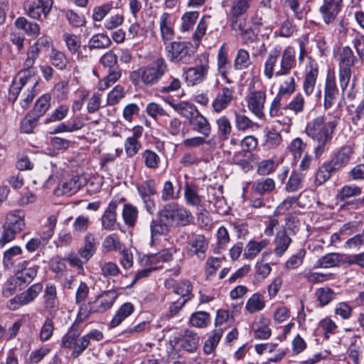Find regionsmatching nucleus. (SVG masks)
<instances>
[{
    "label": "nucleus",
    "mask_w": 364,
    "mask_h": 364,
    "mask_svg": "<svg viewBox=\"0 0 364 364\" xmlns=\"http://www.w3.org/2000/svg\"><path fill=\"white\" fill-rule=\"evenodd\" d=\"M53 318L50 316L45 318L39 333V339L41 342L49 341L53 334L54 323Z\"/></svg>",
    "instance_id": "5fc2aeb1"
},
{
    "label": "nucleus",
    "mask_w": 364,
    "mask_h": 364,
    "mask_svg": "<svg viewBox=\"0 0 364 364\" xmlns=\"http://www.w3.org/2000/svg\"><path fill=\"white\" fill-rule=\"evenodd\" d=\"M267 100L265 90H255L254 87H250L248 93L245 97L247 107L250 112L259 119L264 118V105Z\"/></svg>",
    "instance_id": "9b49d317"
},
{
    "label": "nucleus",
    "mask_w": 364,
    "mask_h": 364,
    "mask_svg": "<svg viewBox=\"0 0 364 364\" xmlns=\"http://www.w3.org/2000/svg\"><path fill=\"white\" fill-rule=\"evenodd\" d=\"M282 142V136L279 132L274 129L269 130L264 136V145L267 149H274Z\"/></svg>",
    "instance_id": "e2e57ef3"
},
{
    "label": "nucleus",
    "mask_w": 364,
    "mask_h": 364,
    "mask_svg": "<svg viewBox=\"0 0 364 364\" xmlns=\"http://www.w3.org/2000/svg\"><path fill=\"white\" fill-rule=\"evenodd\" d=\"M197 186L186 183L184 187V199L188 205L198 206L202 201V197L198 194Z\"/></svg>",
    "instance_id": "7c9ffc66"
},
{
    "label": "nucleus",
    "mask_w": 364,
    "mask_h": 364,
    "mask_svg": "<svg viewBox=\"0 0 364 364\" xmlns=\"http://www.w3.org/2000/svg\"><path fill=\"white\" fill-rule=\"evenodd\" d=\"M192 291L193 285L188 280L181 281L173 286V292L181 297L171 302L169 311L171 316L176 315L186 303L193 297Z\"/></svg>",
    "instance_id": "f8f14e48"
},
{
    "label": "nucleus",
    "mask_w": 364,
    "mask_h": 364,
    "mask_svg": "<svg viewBox=\"0 0 364 364\" xmlns=\"http://www.w3.org/2000/svg\"><path fill=\"white\" fill-rule=\"evenodd\" d=\"M275 188V183L272 178H262L256 180L252 186V191L255 195H264L271 193Z\"/></svg>",
    "instance_id": "c85d7f7f"
},
{
    "label": "nucleus",
    "mask_w": 364,
    "mask_h": 364,
    "mask_svg": "<svg viewBox=\"0 0 364 364\" xmlns=\"http://www.w3.org/2000/svg\"><path fill=\"white\" fill-rule=\"evenodd\" d=\"M51 63L59 70H63L66 66L67 58L64 53L52 48L50 54Z\"/></svg>",
    "instance_id": "0e129e2a"
},
{
    "label": "nucleus",
    "mask_w": 364,
    "mask_h": 364,
    "mask_svg": "<svg viewBox=\"0 0 364 364\" xmlns=\"http://www.w3.org/2000/svg\"><path fill=\"white\" fill-rule=\"evenodd\" d=\"M167 58L172 63H189L192 58V51L186 42L172 41L165 46Z\"/></svg>",
    "instance_id": "1a4fd4ad"
},
{
    "label": "nucleus",
    "mask_w": 364,
    "mask_h": 364,
    "mask_svg": "<svg viewBox=\"0 0 364 364\" xmlns=\"http://www.w3.org/2000/svg\"><path fill=\"white\" fill-rule=\"evenodd\" d=\"M117 298V291L112 289L99 295L93 302L98 312H104L112 306Z\"/></svg>",
    "instance_id": "bb28decb"
},
{
    "label": "nucleus",
    "mask_w": 364,
    "mask_h": 364,
    "mask_svg": "<svg viewBox=\"0 0 364 364\" xmlns=\"http://www.w3.org/2000/svg\"><path fill=\"white\" fill-rule=\"evenodd\" d=\"M235 125L239 132L253 131L259 127L258 123L253 122L247 115L238 112L235 113Z\"/></svg>",
    "instance_id": "c756f323"
},
{
    "label": "nucleus",
    "mask_w": 364,
    "mask_h": 364,
    "mask_svg": "<svg viewBox=\"0 0 364 364\" xmlns=\"http://www.w3.org/2000/svg\"><path fill=\"white\" fill-rule=\"evenodd\" d=\"M62 38L68 51L73 55H76V58L78 61H84L87 58V55L84 54L82 52V50L86 51V46H81L79 36L65 32L63 34Z\"/></svg>",
    "instance_id": "a211bd4d"
},
{
    "label": "nucleus",
    "mask_w": 364,
    "mask_h": 364,
    "mask_svg": "<svg viewBox=\"0 0 364 364\" xmlns=\"http://www.w3.org/2000/svg\"><path fill=\"white\" fill-rule=\"evenodd\" d=\"M268 245V241L263 240L260 242L250 240L244 248L243 257L247 259H254Z\"/></svg>",
    "instance_id": "473e14b6"
},
{
    "label": "nucleus",
    "mask_w": 364,
    "mask_h": 364,
    "mask_svg": "<svg viewBox=\"0 0 364 364\" xmlns=\"http://www.w3.org/2000/svg\"><path fill=\"white\" fill-rule=\"evenodd\" d=\"M265 307V301L264 296L256 292L253 294L247 301L245 310L250 314L256 313L262 311Z\"/></svg>",
    "instance_id": "f704fd0d"
},
{
    "label": "nucleus",
    "mask_w": 364,
    "mask_h": 364,
    "mask_svg": "<svg viewBox=\"0 0 364 364\" xmlns=\"http://www.w3.org/2000/svg\"><path fill=\"white\" fill-rule=\"evenodd\" d=\"M198 16L199 14L198 11L186 12L181 18V31H188L190 29H191L198 18Z\"/></svg>",
    "instance_id": "69168bd1"
},
{
    "label": "nucleus",
    "mask_w": 364,
    "mask_h": 364,
    "mask_svg": "<svg viewBox=\"0 0 364 364\" xmlns=\"http://www.w3.org/2000/svg\"><path fill=\"white\" fill-rule=\"evenodd\" d=\"M209 60L206 55H202L193 67L188 68L184 73L185 80L188 85H196L203 82L208 76Z\"/></svg>",
    "instance_id": "9d476101"
},
{
    "label": "nucleus",
    "mask_w": 364,
    "mask_h": 364,
    "mask_svg": "<svg viewBox=\"0 0 364 364\" xmlns=\"http://www.w3.org/2000/svg\"><path fill=\"white\" fill-rule=\"evenodd\" d=\"M354 149L346 145L342 146L333 156L331 161H329L337 171L343 167L346 166L353 159Z\"/></svg>",
    "instance_id": "4be33fe9"
},
{
    "label": "nucleus",
    "mask_w": 364,
    "mask_h": 364,
    "mask_svg": "<svg viewBox=\"0 0 364 364\" xmlns=\"http://www.w3.org/2000/svg\"><path fill=\"white\" fill-rule=\"evenodd\" d=\"M86 184V178L83 176H75L69 181L63 182L59 186L58 191L63 195L71 196L77 192L80 188Z\"/></svg>",
    "instance_id": "a878e982"
},
{
    "label": "nucleus",
    "mask_w": 364,
    "mask_h": 364,
    "mask_svg": "<svg viewBox=\"0 0 364 364\" xmlns=\"http://www.w3.org/2000/svg\"><path fill=\"white\" fill-rule=\"evenodd\" d=\"M15 26L18 29H22L27 35L38 36L40 33V27L36 23L29 22L23 17L18 18L15 21Z\"/></svg>",
    "instance_id": "79ce46f5"
},
{
    "label": "nucleus",
    "mask_w": 364,
    "mask_h": 364,
    "mask_svg": "<svg viewBox=\"0 0 364 364\" xmlns=\"http://www.w3.org/2000/svg\"><path fill=\"white\" fill-rule=\"evenodd\" d=\"M97 307L94 302L83 303L80 305L76 320L73 324L80 323L88 319L93 313H97Z\"/></svg>",
    "instance_id": "37998d69"
},
{
    "label": "nucleus",
    "mask_w": 364,
    "mask_h": 364,
    "mask_svg": "<svg viewBox=\"0 0 364 364\" xmlns=\"http://www.w3.org/2000/svg\"><path fill=\"white\" fill-rule=\"evenodd\" d=\"M223 334V329L222 328H217L211 332V335L205 342L203 346L204 352L206 354H210L215 350Z\"/></svg>",
    "instance_id": "58836bf2"
},
{
    "label": "nucleus",
    "mask_w": 364,
    "mask_h": 364,
    "mask_svg": "<svg viewBox=\"0 0 364 364\" xmlns=\"http://www.w3.org/2000/svg\"><path fill=\"white\" fill-rule=\"evenodd\" d=\"M208 246V242L203 235H194L188 242L187 253L191 257L196 256L203 260L205 257Z\"/></svg>",
    "instance_id": "f3484780"
},
{
    "label": "nucleus",
    "mask_w": 364,
    "mask_h": 364,
    "mask_svg": "<svg viewBox=\"0 0 364 364\" xmlns=\"http://www.w3.org/2000/svg\"><path fill=\"white\" fill-rule=\"evenodd\" d=\"M159 28L162 41L166 46L167 43H170L169 41L173 39L175 36L173 24L168 13L164 12L159 16Z\"/></svg>",
    "instance_id": "5701e85b"
},
{
    "label": "nucleus",
    "mask_w": 364,
    "mask_h": 364,
    "mask_svg": "<svg viewBox=\"0 0 364 364\" xmlns=\"http://www.w3.org/2000/svg\"><path fill=\"white\" fill-rule=\"evenodd\" d=\"M50 107V97L43 95L40 97L35 103L33 109L30 112L36 117L40 118L46 114Z\"/></svg>",
    "instance_id": "a19ab883"
},
{
    "label": "nucleus",
    "mask_w": 364,
    "mask_h": 364,
    "mask_svg": "<svg viewBox=\"0 0 364 364\" xmlns=\"http://www.w3.org/2000/svg\"><path fill=\"white\" fill-rule=\"evenodd\" d=\"M234 100V90L223 87L211 102L213 112L217 114L226 109Z\"/></svg>",
    "instance_id": "dca6fc26"
},
{
    "label": "nucleus",
    "mask_w": 364,
    "mask_h": 364,
    "mask_svg": "<svg viewBox=\"0 0 364 364\" xmlns=\"http://www.w3.org/2000/svg\"><path fill=\"white\" fill-rule=\"evenodd\" d=\"M296 65L294 48L287 46L282 50V47L277 45L268 53L264 63L263 73L267 80H272L274 77L289 75Z\"/></svg>",
    "instance_id": "f257e3e1"
},
{
    "label": "nucleus",
    "mask_w": 364,
    "mask_h": 364,
    "mask_svg": "<svg viewBox=\"0 0 364 364\" xmlns=\"http://www.w3.org/2000/svg\"><path fill=\"white\" fill-rule=\"evenodd\" d=\"M69 112V107L66 105H61L56 107L51 114L45 119V123L48 124L53 122L61 121L66 117Z\"/></svg>",
    "instance_id": "bf43d9fd"
},
{
    "label": "nucleus",
    "mask_w": 364,
    "mask_h": 364,
    "mask_svg": "<svg viewBox=\"0 0 364 364\" xmlns=\"http://www.w3.org/2000/svg\"><path fill=\"white\" fill-rule=\"evenodd\" d=\"M343 0H325L319 11L326 24L332 23L340 12Z\"/></svg>",
    "instance_id": "412c9836"
},
{
    "label": "nucleus",
    "mask_w": 364,
    "mask_h": 364,
    "mask_svg": "<svg viewBox=\"0 0 364 364\" xmlns=\"http://www.w3.org/2000/svg\"><path fill=\"white\" fill-rule=\"evenodd\" d=\"M215 124L220 139L223 141L227 140L232 129L230 119L225 115L220 116L216 119Z\"/></svg>",
    "instance_id": "c9c22d12"
},
{
    "label": "nucleus",
    "mask_w": 364,
    "mask_h": 364,
    "mask_svg": "<svg viewBox=\"0 0 364 364\" xmlns=\"http://www.w3.org/2000/svg\"><path fill=\"white\" fill-rule=\"evenodd\" d=\"M122 247V245L116 234L107 235L105 238L102 245V249L104 252L121 251Z\"/></svg>",
    "instance_id": "a18cd8bd"
},
{
    "label": "nucleus",
    "mask_w": 364,
    "mask_h": 364,
    "mask_svg": "<svg viewBox=\"0 0 364 364\" xmlns=\"http://www.w3.org/2000/svg\"><path fill=\"white\" fill-rule=\"evenodd\" d=\"M318 74V64L311 57H309V64L304 80L303 90L306 95L313 93Z\"/></svg>",
    "instance_id": "6ab92c4d"
},
{
    "label": "nucleus",
    "mask_w": 364,
    "mask_h": 364,
    "mask_svg": "<svg viewBox=\"0 0 364 364\" xmlns=\"http://www.w3.org/2000/svg\"><path fill=\"white\" fill-rule=\"evenodd\" d=\"M338 122V118L336 117L328 118L324 116H318L308 122L305 131L307 136L316 144L314 149L316 157H320L327 149Z\"/></svg>",
    "instance_id": "f03ea898"
},
{
    "label": "nucleus",
    "mask_w": 364,
    "mask_h": 364,
    "mask_svg": "<svg viewBox=\"0 0 364 364\" xmlns=\"http://www.w3.org/2000/svg\"><path fill=\"white\" fill-rule=\"evenodd\" d=\"M39 119L40 118L36 117V116L32 113H28V114L23 119L21 122V132L26 134L32 133L34 128L36 127Z\"/></svg>",
    "instance_id": "680f3d73"
},
{
    "label": "nucleus",
    "mask_w": 364,
    "mask_h": 364,
    "mask_svg": "<svg viewBox=\"0 0 364 364\" xmlns=\"http://www.w3.org/2000/svg\"><path fill=\"white\" fill-rule=\"evenodd\" d=\"M338 93L334 73H328L324 87V107L326 109L333 106Z\"/></svg>",
    "instance_id": "aec40b11"
},
{
    "label": "nucleus",
    "mask_w": 364,
    "mask_h": 364,
    "mask_svg": "<svg viewBox=\"0 0 364 364\" xmlns=\"http://www.w3.org/2000/svg\"><path fill=\"white\" fill-rule=\"evenodd\" d=\"M19 84L16 83L9 92V100L14 102L20 95L22 90L23 93L21 96L20 105L23 109H26L32 102L35 95V87L37 81L31 77L26 76V71H21Z\"/></svg>",
    "instance_id": "423d86ee"
},
{
    "label": "nucleus",
    "mask_w": 364,
    "mask_h": 364,
    "mask_svg": "<svg viewBox=\"0 0 364 364\" xmlns=\"http://www.w3.org/2000/svg\"><path fill=\"white\" fill-rule=\"evenodd\" d=\"M337 172L336 168L330 163H324L318 169L315 177V183L321 186L326 182L333 173Z\"/></svg>",
    "instance_id": "72a5a7b5"
},
{
    "label": "nucleus",
    "mask_w": 364,
    "mask_h": 364,
    "mask_svg": "<svg viewBox=\"0 0 364 364\" xmlns=\"http://www.w3.org/2000/svg\"><path fill=\"white\" fill-rule=\"evenodd\" d=\"M122 218L128 226H134L138 218V210L131 204H125L122 210Z\"/></svg>",
    "instance_id": "603ef678"
},
{
    "label": "nucleus",
    "mask_w": 364,
    "mask_h": 364,
    "mask_svg": "<svg viewBox=\"0 0 364 364\" xmlns=\"http://www.w3.org/2000/svg\"><path fill=\"white\" fill-rule=\"evenodd\" d=\"M137 191L141 199L151 198L156 193L155 183L153 180H148L137 186Z\"/></svg>",
    "instance_id": "13d9d810"
},
{
    "label": "nucleus",
    "mask_w": 364,
    "mask_h": 364,
    "mask_svg": "<svg viewBox=\"0 0 364 364\" xmlns=\"http://www.w3.org/2000/svg\"><path fill=\"white\" fill-rule=\"evenodd\" d=\"M43 290L41 283H36L31 286L26 291L16 295L8 301V308L15 311L20 307L33 301Z\"/></svg>",
    "instance_id": "ddd939ff"
},
{
    "label": "nucleus",
    "mask_w": 364,
    "mask_h": 364,
    "mask_svg": "<svg viewBox=\"0 0 364 364\" xmlns=\"http://www.w3.org/2000/svg\"><path fill=\"white\" fill-rule=\"evenodd\" d=\"M75 326V324H73L68 333L63 336L60 343L61 348L73 349L80 336V333L74 330Z\"/></svg>",
    "instance_id": "4d7b16f0"
},
{
    "label": "nucleus",
    "mask_w": 364,
    "mask_h": 364,
    "mask_svg": "<svg viewBox=\"0 0 364 364\" xmlns=\"http://www.w3.org/2000/svg\"><path fill=\"white\" fill-rule=\"evenodd\" d=\"M119 203L117 200H112L106 208L102 216V225L103 228L108 230H113L117 225V209Z\"/></svg>",
    "instance_id": "393cba45"
},
{
    "label": "nucleus",
    "mask_w": 364,
    "mask_h": 364,
    "mask_svg": "<svg viewBox=\"0 0 364 364\" xmlns=\"http://www.w3.org/2000/svg\"><path fill=\"white\" fill-rule=\"evenodd\" d=\"M252 4L253 0H232L229 11V18L232 28H236L237 24L242 23L240 18L247 14Z\"/></svg>",
    "instance_id": "2eb2a0df"
},
{
    "label": "nucleus",
    "mask_w": 364,
    "mask_h": 364,
    "mask_svg": "<svg viewBox=\"0 0 364 364\" xmlns=\"http://www.w3.org/2000/svg\"><path fill=\"white\" fill-rule=\"evenodd\" d=\"M40 53L41 52L39 51V49L36 47V45H31L28 49L26 53V59L25 60L23 64L25 68L24 71H26V75H31L32 73H33L32 70H30L33 69L35 61L38 58Z\"/></svg>",
    "instance_id": "864d4df0"
},
{
    "label": "nucleus",
    "mask_w": 364,
    "mask_h": 364,
    "mask_svg": "<svg viewBox=\"0 0 364 364\" xmlns=\"http://www.w3.org/2000/svg\"><path fill=\"white\" fill-rule=\"evenodd\" d=\"M341 264V254L333 252L321 257L317 261V265L322 268H331Z\"/></svg>",
    "instance_id": "49530a36"
},
{
    "label": "nucleus",
    "mask_w": 364,
    "mask_h": 364,
    "mask_svg": "<svg viewBox=\"0 0 364 364\" xmlns=\"http://www.w3.org/2000/svg\"><path fill=\"white\" fill-rule=\"evenodd\" d=\"M189 321L194 327L206 328L210 322V315L206 311H196L191 314Z\"/></svg>",
    "instance_id": "ea45409f"
},
{
    "label": "nucleus",
    "mask_w": 364,
    "mask_h": 364,
    "mask_svg": "<svg viewBox=\"0 0 364 364\" xmlns=\"http://www.w3.org/2000/svg\"><path fill=\"white\" fill-rule=\"evenodd\" d=\"M168 65L163 58H159L146 66L134 71L131 77L134 84V76L140 77L141 82L146 86H152L158 83L162 77L168 72Z\"/></svg>",
    "instance_id": "39448f33"
},
{
    "label": "nucleus",
    "mask_w": 364,
    "mask_h": 364,
    "mask_svg": "<svg viewBox=\"0 0 364 364\" xmlns=\"http://www.w3.org/2000/svg\"><path fill=\"white\" fill-rule=\"evenodd\" d=\"M354 63L355 56L351 48L348 46L343 47L339 54L338 60V80L343 95H345L349 85Z\"/></svg>",
    "instance_id": "6e6552de"
},
{
    "label": "nucleus",
    "mask_w": 364,
    "mask_h": 364,
    "mask_svg": "<svg viewBox=\"0 0 364 364\" xmlns=\"http://www.w3.org/2000/svg\"><path fill=\"white\" fill-rule=\"evenodd\" d=\"M200 342V338L196 333L192 330H186L181 339L182 348L188 352L195 351Z\"/></svg>",
    "instance_id": "2f4dec72"
},
{
    "label": "nucleus",
    "mask_w": 364,
    "mask_h": 364,
    "mask_svg": "<svg viewBox=\"0 0 364 364\" xmlns=\"http://www.w3.org/2000/svg\"><path fill=\"white\" fill-rule=\"evenodd\" d=\"M45 310L52 318H55L59 311V302L58 297H43Z\"/></svg>",
    "instance_id": "338daca9"
},
{
    "label": "nucleus",
    "mask_w": 364,
    "mask_h": 364,
    "mask_svg": "<svg viewBox=\"0 0 364 364\" xmlns=\"http://www.w3.org/2000/svg\"><path fill=\"white\" fill-rule=\"evenodd\" d=\"M159 216L160 221L169 227L186 226L193 220L191 212L176 202L166 204L159 212Z\"/></svg>",
    "instance_id": "20e7f679"
},
{
    "label": "nucleus",
    "mask_w": 364,
    "mask_h": 364,
    "mask_svg": "<svg viewBox=\"0 0 364 364\" xmlns=\"http://www.w3.org/2000/svg\"><path fill=\"white\" fill-rule=\"evenodd\" d=\"M141 158L143 159L144 166L151 169H156L159 167L161 164L160 156L154 151L151 149H146L141 153Z\"/></svg>",
    "instance_id": "c03bdc74"
},
{
    "label": "nucleus",
    "mask_w": 364,
    "mask_h": 364,
    "mask_svg": "<svg viewBox=\"0 0 364 364\" xmlns=\"http://www.w3.org/2000/svg\"><path fill=\"white\" fill-rule=\"evenodd\" d=\"M316 299L321 306L328 304L336 296L333 290L328 287L318 288L316 291Z\"/></svg>",
    "instance_id": "6e6d98bb"
},
{
    "label": "nucleus",
    "mask_w": 364,
    "mask_h": 364,
    "mask_svg": "<svg viewBox=\"0 0 364 364\" xmlns=\"http://www.w3.org/2000/svg\"><path fill=\"white\" fill-rule=\"evenodd\" d=\"M295 79L293 76L286 77L279 85L278 93L283 96L291 95L295 91Z\"/></svg>",
    "instance_id": "774afa93"
},
{
    "label": "nucleus",
    "mask_w": 364,
    "mask_h": 364,
    "mask_svg": "<svg viewBox=\"0 0 364 364\" xmlns=\"http://www.w3.org/2000/svg\"><path fill=\"white\" fill-rule=\"evenodd\" d=\"M122 73L119 68L108 70V74L98 83V89L105 90L114 85L121 77Z\"/></svg>",
    "instance_id": "4c0bfd02"
},
{
    "label": "nucleus",
    "mask_w": 364,
    "mask_h": 364,
    "mask_svg": "<svg viewBox=\"0 0 364 364\" xmlns=\"http://www.w3.org/2000/svg\"><path fill=\"white\" fill-rule=\"evenodd\" d=\"M112 41L109 37L104 33H97L92 36L88 41L90 49H104L111 46Z\"/></svg>",
    "instance_id": "e433bc0d"
},
{
    "label": "nucleus",
    "mask_w": 364,
    "mask_h": 364,
    "mask_svg": "<svg viewBox=\"0 0 364 364\" xmlns=\"http://www.w3.org/2000/svg\"><path fill=\"white\" fill-rule=\"evenodd\" d=\"M251 65V60L249 53L240 48L237 50L234 60V68L236 70H242L247 69Z\"/></svg>",
    "instance_id": "de8ad7c7"
},
{
    "label": "nucleus",
    "mask_w": 364,
    "mask_h": 364,
    "mask_svg": "<svg viewBox=\"0 0 364 364\" xmlns=\"http://www.w3.org/2000/svg\"><path fill=\"white\" fill-rule=\"evenodd\" d=\"M170 105L181 116L188 120L193 131L203 136H210L212 130L210 123L195 105L186 102L177 104L171 102Z\"/></svg>",
    "instance_id": "7ed1b4c3"
},
{
    "label": "nucleus",
    "mask_w": 364,
    "mask_h": 364,
    "mask_svg": "<svg viewBox=\"0 0 364 364\" xmlns=\"http://www.w3.org/2000/svg\"><path fill=\"white\" fill-rule=\"evenodd\" d=\"M52 6V0H33L26 1L24 3V9L27 14L33 19H40L42 14L46 17Z\"/></svg>",
    "instance_id": "4468645a"
},
{
    "label": "nucleus",
    "mask_w": 364,
    "mask_h": 364,
    "mask_svg": "<svg viewBox=\"0 0 364 364\" xmlns=\"http://www.w3.org/2000/svg\"><path fill=\"white\" fill-rule=\"evenodd\" d=\"M25 227L24 214L20 210L9 213L6 215V221L3 225V233L0 237L1 246L14 240L16 235L19 234Z\"/></svg>",
    "instance_id": "0eeeda50"
},
{
    "label": "nucleus",
    "mask_w": 364,
    "mask_h": 364,
    "mask_svg": "<svg viewBox=\"0 0 364 364\" xmlns=\"http://www.w3.org/2000/svg\"><path fill=\"white\" fill-rule=\"evenodd\" d=\"M228 48L225 43H223L219 48L217 61L219 72L225 76L227 72L228 64Z\"/></svg>",
    "instance_id": "052dcab7"
},
{
    "label": "nucleus",
    "mask_w": 364,
    "mask_h": 364,
    "mask_svg": "<svg viewBox=\"0 0 364 364\" xmlns=\"http://www.w3.org/2000/svg\"><path fill=\"white\" fill-rule=\"evenodd\" d=\"M172 259V255L168 250H164L155 255L149 256L148 261L154 269L160 268V263L166 262Z\"/></svg>",
    "instance_id": "8fccbe9b"
},
{
    "label": "nucleus",
    "mask_w": 364,
    "mask_h": 364,
    "mask_svg": "<svg viewBox=\"0 0 364 364\" xmlns=\"http://www.w3.org/2000/svg\"><path fill=\"white\" fill-rule=\"evenodd\" d=\"M98 242L96 237L92 233H87L84 237V245L78 250V255L87 262L95 254L97 249Z\"/></svg>",
    "instance_id": "b1692460"
},
{
    "label": "nucleus",
    "mask_w": 364,
    "mask_h": 364,
    "mask_svg": "<svg viewBox=\"0 0 364 364\" xmlns=\"http://www.w3.org/2000/svg\"><path fill=\"white\" fill-rule=\"evenodd\" d=\"M361 193L362 189L359 186L355 185H345L338 191L336 195V199L343 201L349 198L360 196Z\"/></svg>",
    "instance_id": "09e8293b"
},
{
    "label": "nucleus",
    "mask_w": 364,
    "mask_h": 364,
    "mask_svg": "<svg viewBox=\"0 0 364 364\" xmlns=\"http://www.w3.org/2000/svg\"><path fill=\"white\" fill-rule=\"evenodd\" d=\"M100 274L106 278L117 277L121 272L119 267L113 262H101L100 264Z\"/></svg>",
    "instance_id": "3c124183"
},
{
    "label": "nucleus",
    "mask_w": 364,
    "mask_h": 364,
    "mask_svg": "<svg viewBox=\"0 0 364 364\" xmlns=\"http://www.w3.org/2000/svg\"><path fill=\"white\" fill-rule=\"evenodd\" d=\"M291 242V239L284 229L278 231L274 239V254L278 257H282L289 248Z\"/></svg>",
    "instance_id": "cd10ccee"
}]
</instances>
